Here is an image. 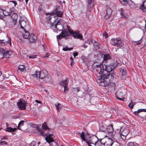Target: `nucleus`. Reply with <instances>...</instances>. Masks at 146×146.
Listing matches in <instances>:
<instances>
[{"mask_svg":"<svg viewBox=\"0 0 146 146\" xmlns=\"http://www.w3.org/2000/svg\"><path fill=\"white\" fill-rule=\"evenodd\" d=\"M69 33L70 35H72L75 38L82 40V36L79 32L74 31L72 30H69Z\"/></svg>","mask_w":146,"mask_h":146,"instance_id":"6","label":"nucleus"},{"mask_svg":"<svg viewBox=\"0 0 146 146\" xmlns=\"http://www.w3.org/2000/svg\"><path fill=\"white\" fill-rule=\"evenodd\" d=\"M83 47H84V48H86L87 47V46H85V45H84V46H83Z\"/></svg>","mask_w":146,"mask_h":146,"instance_id":"61","label":"nucleus"},{"mask_svg":"<svg viewBox=\"0 0 146 146\" xmlns=\"http://www.w3.org/2000/svg\"><path fill=\"white\" fill-rule=\"evenodd\" d=\"M70 60H73V58H72V57H70Z\"/></svg>","mask_w":146,"mask_h":146,"instance_id":"57","label":"nucleus"},{"mask_svg":"<svg viewBox=\"0 0 146 146\" xmlns=\"http://www.w3.org/2000/svg\"><path fill=\"white\" fill-rule=\"evenodd\" d=\"M42 129L43 130H49V128L47 126V124L46 123L44 122L42 125Z\"/></svg>","mask_w":146,"mask_h":146,"instance_id":"32","label":"nucleus"},{"mask_svg":"<svg viewBox=\"0 0 146 146\" xmlns=\"http://www.w3.org/2000/svg\"><path fill=\"white\" fill-rule=\"evenodd\" d=\"M17 129L16 128H12L11 127H7L5 129V131L9 132H13L16 130Z\"/></svg>","mask_w":146,"mask_h":146,"instance_id":"29","label":"nucleus"},{"mask_svg":"<svg viewBox=\"0 0 146 146\" xmlns=\"http://www.w3.org/2000/svg\"><path fill=\"white\" fill-rule=\"evenodd\" d=\"M124 9L123 8H121L119 10L121 17H124L125 16L124 15Z\"/></svg>","mask_w":146,"mask_h":146,"instance_id":"39","label":"nucleus"},{"mask_svg":"<svg viewBox=\"0 0 146 146\" xmlns=\"http://www.w3.org/2000/svg\"><path fill=\"white\" fill-rule=\"evenodd\" d=\"M9 4H11L12 5L13 7H15L17 5V3L15 1H11L9 2Z\"/></svg>","mask_w":146,"mask_h":146,"instance_id":"37","label":"nucleus"},{"mask_svg":"<svg viewBox=\"0 0 146 146\" xmlns=\"http://www.w3.org/2000/svg\"><path fill=\"white\" fill-rule=\"evenodd\" d=\"M60 18H57L53 22L51 27L54 32H56L58 31H61L63 30V26L62 24H60Z\"/></svg>","mask_w":146,"mask_h":146,"instance_id":"4","label":"nucleus"},{"mask_svg":"<svg viewBox=\"0 0 146 146\" xmlns=\"http://www.w3.org/2000/svg\"><path fill=\"white\" fill-rule=\"evenodd\" d=\"M29 38V41L30 42H34L37 39L36 36L33 34L30 35Z\"/></svg>","mask_w":146,"mask_h":146,"instance_id":"19","label":"nucleus"},{"mask_svg":"<svg viewBox=\"0 0 146 146\" xmlns=\"http://www.w3.org/2000/svg\"><path fill=\"white\" fill-rule=\"evenodd\" d=\"M19 24L21 28L23 29H25L24 28V27H25L29 25L28 22H26L23 20L20 21Z\"/></svg>","mask_w":146,"mask_h":146,"instance_id":"20","label":"nucleus"},{"mask_svg":"<svg viewBox=\"0 0 146 146\" xmlns=\"http://www.w3.org/2000/svg\"><path fill=\"white\" fill-rule=\"evenodd\" d=\"M29 69L28 66H25L23 65H20L18 66V70L21 72H25Z\"/></svg>","mask_w":146,"mask_h":146,"instance_id":"17","label":"nucleus"},{"mask_svg":"<svg viewBox=\"0 0 146 146\" xmlns=\"http://www.w3.org/2000/svg\"><path fill=\"white\" fill-rule=\"evenodd\" d=\"M50 55V54H49L48 53H47L46 54H45V55H44L43 56L44 57V58H48L49 56Z\"/></svg>","mask_w":146,"mask_h":146,"instance_id":"49","label":"nucleus"},{"mask_svg":"<svg viewBox=\"0 0 146 146\" xmlns=\"http://www.w3.org/2000/svg\"><path fill=\"white\" fill-rule=\"evenodd\" d=\"M106 14L104 17V18L106 19H109L111 16L112 12V10L110 7L107 8Z\"/></svg>","mask_w":146,"mask_h":146,"instance_id":"14","label":"nucleus"},{"mask_svg":"<svg viewBox=\"0 0 146 146\" xmlns=\"http://www.w3.org/2000/svg\"><path fill=\"white\" fill-rule=\"evenodd\" d=\"M35 101L37 103L40 104H41V102L40 101L36 100Z\"/></svg>","mask_w":146,"mask_h":146,"instance_id":"53","label":"nucleus"},{"mask_svg":"<svg viewBox=\"0 0 146 146\" xmlns=\"http://www.w3.org/2000/svg\"><path fill=\"white\" fill-rule=\"evenodd\" d=\"M74 63L73 60H71V63H70V65L71 66H72V63Z\"/></svg>","mask_w":146,"mask_h":146,"instance_id":"55","label":"nucleus"},{"mask_svg":"<svg viewBox=\"0 0 146 146\" xmlns=\"http://www.w3.org/2000/svg\"><path fill=\"white\" fill-rule=\"evenodd\" d=\"M96 79L99 85L102 86H106L109 85L113 80L114 77L109 73L102 75L103 73L97 72Z\"/></svg>","mask_w":146,"mask_h":146,"instance_id":"2","label":"nucleus"},{"mask_svg":"<svg viewBox=\"0 0 146 146\" xmlns=\"http://www.w3.org/2000/svg\"><path fill=\"white\" fill-rule=\"evenodd\" d=\"M53 135L52 134H49L45 137V139L47 142L50 143L51 142H53L54 145H57V143L56 142H54L53 138Z\"/></svg>","mask_w":146,"mask_h":146,"instance_id":"10","label":"nucleus"},{"mask_svg":"<svg viewBox=\"0 0 146 146\" xmlns=\"http://www.w3.org/2000/svg\"><path fill=\"white\" fill-rule=\"evenodd\" d=\"M4 49H0V59L4 58Z\"/></svg>","mask_w":146,"mask_h":146,"instance_id":"33","label":"nucleus"},{"mask_svg":"<svg viewBox=\"0 0 146 146\" xmlns=\"http://www.w3.org/2000/svg\"><path fill=\"white\" fill-rule=\"evenodd\" d=\"M112 44L114 46H118L119 47L122 46L123 45L121 40L120 38H112Z\"/></svg>","mask_w":146,"mask_h":146,"instance_id":"5","label":"nucleus"},{"mask_svg":"<svg viewBox=\"0 0 146 146\" xmlns=\"http://www.w3.org/2000/svg\"><path fill=\"white\" fill-rule=\"evenodd\" d=\"M127 145V146H135L136 145H138L135 142H128Z\"/></svg>","mask_w":146,"mask_h":146,"instance_id":"35","label":"nucleus"},{"mask_svg":"<svg viewBox=\"0 0 146 146\" xmlns=\"http://www.w3.org/2000/svg\"><path fill=\"white\" fill-rule=\"evenodd\" d=\"M103 36H104L105 37V38H106L107 37V34H104L103 35Z\"/></svg>","mask_w":146,"mask_h":146,"instance_id":"54","label":"nucleus"},{"mask_svg":"<svg viewBox=\"0 0 146 146\" xmlns=\"http://www.w3.org/2000/svg\"><path fill=\"white\" fill-rule=\"evenodd\" d=\"M48 19L49 20H52L53 22L54 21V20L56 19L55 16V14L54 13H52L48 17Z\"/></svg>","mask_w":146,"mask_h":146,"instance_id":"28","label":"nucleus"},{"mask_svg":"<svg viewBox=\"0 0 146 146\" xmlns=\"http://www.w3.org/2000/svg\"><path fill=\"white\" fill-rule=\"evenodd\" d=\"M35 141H32L31 143V146H35V145H35Z\"/></svg>","mask_w":146,"mask_h":146,"instance_id":"51","label":"nucleus"},{"mask_svg":"<svg viewBox=\"0 0 146 146\" xmlns=\"http://www.w3.org/2000/svg\"><path fill=\"white\" fill-rule=\"evenodd\" d=\"M3 10L2 9L1 7H0V17L3 16Z\"/></svg>","mask_w":146,"mask_h":146,"instance_id":"43","label":"nucleus"},{"mask_svg":"<svg viewBox=\"0 0 146 146\" xmlns=\"http://www.w3.org/2000/svg\"><path fill=\"white\" fill-rule=\"evenodd\" d=\"M24 31V33L22 34V36L23 38L25 39L28 38L29 36V33L28 31H27L25 29H23Z\"/></svg>","mask_w":146,"mask_h":146,"instance_id":"24","label":"nucleus"},{"mask_svg":"<svg viewBox=\"0 0 146 146\" xmlns=\"http://www.w3.org/2000/svg\"><path fill=\"white\" fill-rule=\"evenodd\" d=\"M24 123V121H21L19 123L18 127V129H19V126H23Z\"/></svg>","mask_w":146,"mask_h":146,"instance_id":"41","label":"nucleus"},{"mask_svg":"<svg viewBox=\"0 0 146 146\" xmlns=\"http://www.w3.org/2000/svg\"><path fill=\"white\" fill-rule=\"evenodd\" d=\"M114 49L115 50V52H116L117 51V49H116V48H113V51H114Z\"/></svg>","mask_w":146,"mask_h":146,"instance_id":"56","label":"nucleus"},{"mask_svg":"<svg viewBox=\"0 0 146 146\" xmlns=\"http://www.w3.org/2000/svg\"><path fill=\"white\" fill-rule=\"evenodd\" d=\"M120 3L122 5H126L128 4L130 0H119Z\"/></svg>","mask_w":146,"mask_h":146,"instance_id":"31","label":"nucleus"},{"mask_svg":"<svg viewBox=\"0 0 146 146\" xmlns=\"http://www.w3.org/2000/svg\"><path fill=\"white\" fill-rule=\"evenodd\" d=\"M12 53V52L11 51H5L4 50V58H7L9 57Z\"/></svg>","mask_w":146,"mask_h":146,"instance_id":"25","label":"nucleus"},{"mask_svg":"<svg viewBox=\"0 0 146 146\" xmlns=\"http://www.w3.org/2000/svg\"><path fill=\"white\" fill-rule=\"evenodd\" d=\"M86 42L88 44H90L92 42V41L91 39H88L86 41Z\"/></svg>","mask_w":146,"mask_h":146,"instance_id":"46","label":"nucleus"},{"mask_svg":"<svg viewBox=\"0 0 146 146\" xmlns=\"http://www.w3.org/2000/svg\"><path fill=\"white\" fill-rule=\"evenodd\" d=\"M140 8L143 12H146V1L143 2L142 4L140 6Z\"/></svg>","mask_w":146,"mask_h":146,"instance_id":"22","label":"nucleus"},{"mask_svg":"<svg viewBox=\"0 0 146 146\" xmlns=\"http://www.w3.org/2000/svg\"><path fill=\"white\" fill-rule=\"evenodd\" d=\"M144 45L145 46H146V40H145L144 42Z\"/></svg>","mask_w":146,"mask_h":146,"instance_id":"58","label":"nucleus"},{"mask_svg":"<svg viewBox=\"0 0 146 146\" xmlns=\"http://www.w3.org/2000/svg\"><path fill=\"white\" fill-rule=\"evenodd\" d=\"M38 145H39L40 142H38Z\"/></svg>","mask_w":146,"mask_h":146,"instance_id":"64","label":"nucleus"},{"mask_svg":"<svg viewBox=\"0 0 146 146\" xmlns=\"http://www.w3.org/2000/svg\"><path fill=\"white\" fill-rule=\"evenodd\" d=\"M6 9V10H3V16L11 15L13 13H14L12 11L10 10H9V11H8L7 9Z\"/></svg>","mask_w":146,"mask_h":146,"instance_id":"23","label":"nucleus"},{"mask_svg":"<svg viewBox=\"0 0 146 146\" xmlns=\"http://www.w3.org/2000/svg\"><path fill=\"white\" fill-rule=\"evenodd\" d=\"M78 55V53L77 52L75 51L73 52V55L74 58H75Z\"/></svg>","mask_w":146,"mask_h":146,"instance_id":"45","label":"nucleus"},{"mask_svg":"<svg viewBox=\"0 0 146 146\" xmlns=\"http://www.w3.org/2000/svg\"><path fill=\"white\" fill-rule=\"evenodd\" d=\"M38 10L39 11H40L41 10V9H40V7H39L38 9Z\"/></svg>","mask_w":146,"mask_h":146,"instance_id":"60","label":"nucleus"},{"mask_svg":"<svg viewBox=\"0 0 146 146\" xmlns=\"http://www.w3.org/2000/svg\"><path fill=\"white\" fill-rule=\"evenodd\" d=\"M43 73L42 74V76H44L43 78L45 77L46 76L47 74V72L46 70L43 71V72H40V73Z\"/></svg>","mask_w":146,"mask_h":146,"instance_id":"42","label":"nucleus"},{"mask_svg":"<svg viewBox=\"0 0 146 146\" xmlns=\"http://www.w3.org/2000/svg\"><path fill=\"white\" fill-rule=\"evenodd\" d=\"M17 104L20 110H25L26 109V102L25 101L20 100Z\"/></svg>","mask_w":146,"mask_h":146,"instance_id":"8","label":"nucleus"},{"mask_svg":"<svg viewBox=\"0 0 146 146\" xmlns=\"http://www.w3.org/2000/svg\"><path fill=\"white\" fill-rule=\"evenodd\" d=\"M55 106L57 110L58 111H60L61 110L62 107L61 104L58 103L55 104Z\"/></svg>","mask_w":146,"mask_h":146,"instance_id":"27","label":"nucleus"},{"mask_svg":"<svg viewBox=\"0 0 146 146\" xmlns=\"http://www.w3.org/2000/svg\"><path fill=\"white\" fill-rule=\"evenodd\" d=\"M129 131L126 129H124L121 132V134L120 135L121 138L123 140L125 139L126 136L129 133Z\"/></svg>","mask_w":146,"mask_h":146,"instance_id":"15","label":"nucleus"},{"mask_svg":"<svg viewBox=\"0 0 146 146\" xmlns=\"http://www.w3.org/2000/svg\"><path fill=\"white\" fill-rule=\"evenodd\" d=\"M61 85L64 87V91L65 92L68 90V84L67 80L61 81L60 82Z\"/></svg>","mask_w":146,"mask_h":146,"instance_id":"13","label":"nucleus"},{"mask_svg":"<svg viewBox=\"0 0 146 146\" xmlns=\"http://www.w3.org/2000/svg\"><path fill=\"white\" fill-rule=\"evenodd\" d=\"M136 104V103L135 102H132L130 103L128 105L129 107V108H133V106Z\"/></svg>","mask_w":146,"mask_h":146,"instance_id":"40","label":"nucleus"},{"mask_svg":"<svg viewBox=\"0 0 146 146\" xmlns=\"http://www.w3.org/2000/svg\"><path fill=\"white\" fill-rule=\"evenodd\" d=\"M104 60H106L108 59H110L111 58L110 56L108 54L104 55Z\"/></svg>","mask_w":146,"mask_h":146,"instance_id":"36","label":"nucleus"},{"mask_svg":"<svg viewBox=\"0 0 146 146\" xmlns=\"http://www.w3.org/2000/svg\"><path fill=\"white\" fill-rule=\"evenodd\" d=\"M73 49L72 47L68 48L67 46H66L65 47L63 48L62 50L66 51L68 50L70 51Z\"/></svg>","mask_w":146,"mask_h":146,"instance_id":"38","label":"nucleus"},{"mask_svg":"<svg viewBox=\"0 0 146 146\" xmlns=\"http://www.w3.org/2000/svg\"><path fill=\"white\" fill-rule=\"evenodd\" d=\"M144 109H139L137 111V112H138V113H139L140 112H141V111H143V110H144Z\"/></svg>","mask_w":146,"mask_h":146,"instance_id":"52","label":"nucleus"},{"mask_svg":"<svg viewBox=\"0 0 146 146\" xmlns=\"http://www.w3.org/2000/svg\"><path fill=\"white\" fill-rule=\"evenodd\" d=\"M43 73H40V71H37L36 70L34 74H32L31 75L34 78L38 79L39 78L42 79L44 76L41 75H42Z\"/></svg>","mask_w":146,"mask_h":146,"instance_id":"11","label":"nucleus"},{"mask_svg":"<svg viewBox=\"0 0 146 146\" xmlns=\"http://www.w3.org/2000/svg\"><path fill=\"white\" fill-rule=\"evenodd\" d=\"M69 30H70L69 29H64V31L61 33L60 35H57L56 36L57 39H60L63 37L65 38L66 36H69Z\"/></svg>","mask_w":146,"mask_h":146,"instance_id":"9","label":"nucleus"},{"mask_svg":"<svg viewBox=\"0 0 146 146\" xmlns=\"http://www.w3.org/2000/svg\"><path fill=\"white\" fill-rule=\"evenodd\" d=\"M0 43L3 45H4L5 44H9L10 45V46L11 45V39L8 37V40L7 41H6L4 39L3 40H0Z\"/></svg>","mask_w":146,"mask_h":146,"instance_id":"21","label":"nucleus"},{"mask_svg":"<svg viewBox=\"0 0 146 146\" xmlns=\"http://www.w3.org/2000/svg\"><path fill=\"white\" fill-rule=\"evenodd\" d=\"M25 2H26V3L27 4V2L28 1V0H25Z\"/></svg>","mask_w":146,"mask_h":146,"instance_id":"59","label":"nucleus"},{"mask_svg":"<svg viewBox=\"0 0 146 146\" xmlns=\"http://www.w3.org/2000/svg\"><path fill=\"white\" fill-rule=\"evenodd\" d=\"M80 137L82 139L86 142V140L88 139V137H85V133L84 132H82L80 134Z\"/></svg>","mask_w":146,"mask_h":146,"instance_id":"34","label":"nucleus"},{"mask_svg":"<svg viewBox=\"0 0 146 146\" xmlns=\"http://www.w3.org/2000/svg\"><path fill=\"white\" fill-rule=\"evenodd\" d=\"M55 14V16L56 19L57 18V17H61L62 16L63 13L62 11H57L56 12Z\"/></svg>","mask_w":146,"mask_h":146,"instance_id":"26","label":"nucleus"},{"mask_svg":"<svg viewBox=\"0 0 146 146\" xmlns=\"http://www.w3.org/2000/svg\"><path fill=\"white\" fill-rule=\"evenodd\" d=\"M117 64L114 63L112 65L103 64L102 63L95 64L94 69L98 73H103L104 71L110 72L117 66Z\"/></svg>","mask_w":146,"mask_h":146,"instance_id":"3","label":"nucleus"},{"mask_svg":"<svg viewBox=\"0 0 146 146\" xmlns=\"http://www.w3.org/2000/svg\"><path fill=\"white\" fill-rule=\"evenodd\" d=\"M102 140H98L97 137L95 136H93L88 137V139L86 140V143L89 146H91L90 144H92L95 145H107L108 146H112L113 144L114 145H119L118 142L116 141H114L111 138H109L108 141L102 143Z\"/></svg>","mask_w":146,"mask_h":146,"instance_id":"1","label":"nucleus"},{"mask_svg":"<svg viewBox=\"0 0 146 146\" xmlns=\"http://www.w3.org/2000/svg\"><path fill=\"white\" fill-rule=\"evenodd\" d=\"M115 96L119 100L124 101L125 98L123 97L124 95L121 92L117 91L116 93Z\"/></svg>","mask_w":146,"mask_h":146,"instance_id":"12","label":"nucleus"},{"mask_svg":"<svg viewBox=\"0 0 146 146\" xmlns=\"http://www.w3.org/2000/svg\"><path fill=\"white\" fill-rule=\"evenodd\" d=\"M107 131L110 136H112L113 135V126L112 125H110L107 127Z\"/></svg>","mask_w":146,"mask_h":146,"instance_id":"18","label":"nucleus"},{"mask_svg":"<svg viewBox=\"0 0 146 146\" xmlns=\"http://www.w3.org/2000/svg\"><path fill=\"white\" fill-rule=\"evenodd\" d=\"M121 75V78L122 80H124L126 78V75L127 73V70L125 68H121L120 70Z\"/></svg>","mask_w":146,"mask_h":146,"instance_id":"16","label":"nucleus"},{"mask_svg":"<svg viewBox=\"0 0 146 146\" xmlns=\"http://www.w3.org/2000/svg\"><path fill=\"white\" fill-rule=\"evenodd\" d=\"M7 143L5 141H0V145H6Z\"/></svg>","mask_w":146,"mask_h":146,"instance_id":"47","label":"nucleus"},{"mask_svg":"<svg viewBox=\"0 0 146 146\" xmlns=\"http://www.w3.org/2000/svg\"><path fill=\"white\" fill-rule=\"evenodd\" d=\"M1 72L0 71V76L1 75Z\"/></svg>","mask_w":146,"mask_h":146,"instance_id":"63","label":"nucleus"},{"mask_svg":"<svg viewBox=\"0 0 146 146\" xmlns=\"http://www.w3.org/2000/svg\"><path fill=\"white\" fill-rule=\"evenodd\" d=\"M36 56L35 55H31L29 56V58H36Z\"/></svg>","mask_w":146,"mask_h":146,"instance_id":"48","label":"nucleus"},{"mask_svg":"<svg viewBox=\"0 0 146 146\" xmlns=\"http://www.w3.org/2000/svg\"><path fill=\"white\" fill-rule=\"evenodd\" d=\"M31 126L35 128V133H39L40 135L42 136H47L46 134H45L44 131L38 128L37 125H32Z\"/></svg>","mask_w":146,"mask_h":146,"instance_id":"7","label":"nucleus"},{"mask_svg":"<svg viewBox=\"0 0 146 146\" xmlns=\"http://www.w3.org/2000/svg\"><path fill=\"white\" fill-rule=\"evenodd\" d=\"M99 48L98 46L97 45V48H96V49H98Z\"/></svg>","mask_w":146,"mask_h":146,"instance_id":"62","label":"nucleus"},{"mask_svg":"<svg viewBox=\"0 0 146 146\" xmlns=\"http://www.w3.org/2000/svg\"><path fill=\"white\" fill-rule=\"evenodd\" d=\"M142 38H141L140 40H139L134 41H133L132 42V43L135 46L137 45H139L142 42Z\"/></svg>","mask_w":146,"mask_h":146,"instance_id":"30","label":"nucleus"},{"mask_svg":"<svg viewBox=\"0 0 146 146\" xmlns=\"http://www.w3.org/2000/svg\"><path fill=\"white\" fill-rule=\"evenodd\" d=\"M79 91V89L78 88H74L73 90L74 92L75 93L78 92Z\"/></svg>","mask_w":146,"mask_h":146,"instance_id":"44","label":"nucleus"},{"mask_svg":"<svg viewBox=\"0 0 146 146\" xmlns=\"http://www.w3.org/2000/svg\"><path fill=\"white\" fill-rule=\"evenodd\" d=\"M93 0H87L88 2V6H89V5H90L92 2V1Z\"/></svg>","mask_w":146,"mask_h":146,"instance_id":"50","label":"nucleus"}]
</instances>
